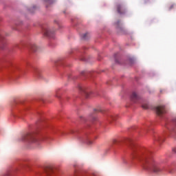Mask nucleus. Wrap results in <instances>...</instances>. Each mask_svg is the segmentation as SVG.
<instances>
[{
    "mask_svg": "<svg viewBox=\"0 0 176 176\" xmlns=\"http://www.w3.org/2000/svg\"><path fill=\"white\" fill-rule=\"evenodd\" d=\"M36 76H39V72L36 73Z\"/></svg>",
    "mask_w": 176,
    "mask_h": 176,
    "instance_id": "obj_10",
    "label": "nucleus"
},
{
    "mask_svg": "<svg viewBox=\"0 0 176 176\" xmlns=\"http://www.w3.org/2000/svg\"><path fill=\"white\" fill-rule=\"evenodd\" d=\"M154 110L156 113L159 115V116H161V115L166 113V109L164 108V106L162 105L155 107Z\"/></svg>",
    "mask_w": 176,
    "mask_h": 176,
    "instance_id": "obj_3",
    "label": "nucleus"
},
{
    "mask_svg": "<svg viewBox=\"0 0 176 176\" xmlns=\"http://www.w3.org/2000/svg\"><path fill=\"white\" fill-rule=\"evenodd\" d=\"M173 152H175V153H176V148L173 149Z\"/></svg>",
    "mask_w": 176,
    "mask_h": 176,
    "instance_id": "obj_11",
    "label": "nucleus"
},
{
    "mask_svg": "<svg viewBox=\"0 0 176 176\" xmlns=\"http://www.w3.org/2000/svg\"><path fill=\"white\" fill-rule=\"evenodd\" d=\"M49 174H50V173H47V175H49Z\"/></svg>",
    "mask_w": 176,
    "mask_h": 176,
    "instance_id": "obj_15",
    "label": "nucleus"
},
{
    "mask_svg": "<svg viewBox=\"0 0 176 176\" xmlns=\"http://www.w3.org/2000/svg\"><path fill=\"white\" fill-rule=\"evenodd\" d=\"M82 142L87 144V145H93L94 142L90 139L84 138L82 139Z\"/></svg>",
    "mask_w": 176,
    "mask_h": 176,
    "instance_id": "obj_5",
    "label": "nucleus"
},
{
    "mask_svg": "<svg viewBox=\"0 0 176 176\" xmlns=\"http://www.w3.org/2000/svg\"><path fill=\"white\" fill-rule=\"evenodd\" d=\"M142 108H143V109H148V103L146 102H142Z\"/></svg>",
    "mask_w": 176,
    "mask_h": 176,
    "instance_id": "obj_6",
    "label": "nucleus"
},
{
    "mask_svg": "<svg viewBox=\"0 0 176 176\" xmlns=\"http://www.w3.org/2000/svg\"><path fill=\"white\" fill-rule=\"evenodd\" d=\"M132 100H136L138 98V95H137V93L134 92L132 94Z\"/></svg>",
    "mask_w": 176,
    "mask_h": 176,
    "instance_id": "obj_7",
    "label": "nucleus"
},
{
    "mask_svg": "<svg viewBox=\"0 0 176 176\" xmlns=\"http://www.w3.org/2000/svg\"><path fill=\"white\" fill-rule=\"evenodd\" d=\"M43 32L45 36H52V34H53L52 30H50V29H48V28H45L43 30Z\"/></svg>",
    "mask_w": 176,
    "mask_h": 176,
    "instance_id": "obj_4",
    "label": "nucleus"
},
{
    "mask_svg": "<svg viewBox=\"0 0 176 176\" xmlns=\"http://www.w3.org/2000/svg\"><path fill=\"white\" fill-rule=\"evenodd\" d=\"M35 47H36V45H32V50H33V52H35Z\"/></svg>",
    "mask_w": 176,
    "mask_h": 176,
    "instance_id": "obj_8",
    "label": "nucleus"
},
{
    "mask_svg": "<svg viewBox=\"0 0 176 176\" xmlns=\"http://www.w3.org/2000/svg\"><path fill=\"white\" fill-rule=\"evenodd\" d=\"M22 141H29L30 142H36L37 139L31 135H23L21 137Z\"/></svg>",
    "mask_w": 176,
    "mask_h": 176,
    "instance_id": "obj_2",
    "label": "nucleus"
},
{
    "mask_svg": "<svg viewBox=\"0 0 176 176\" xmlns=\"http://www.w3.org/2000/svg\"><path fill=\"white\" fill-rule=\"evenodd\" d=\"M110 118H111V119H113V120L115 119V118H113V116L110 117Z\"/></svg>",
    "mask_w": 176,
    "mask_h": 176,
    "instance_id": "obj_13",
    "label": "nucleus"
},
{
    "mask_svg": "<svg viewBox=\"0 0 176 176\" xmlns=\"http://www.w3.org/2000/svg\"><path fill=\"white\" fill-rule=\"evenodd\" d=\"M133 158L137 159L143 170L153 171V173H160L163 170V167L159 162L152 160L146 153H138L133 154Z\"/></svg>",
    "mask_w": 176,
    "mask_h": 176,
    "instance_id": "obj_1",
    "label": "nucleus"
},
{
    "mask_svg": "<svg viewBox=\"0 0 176 176\" xmlns=\"http://www.w3.org/2000/svg\"><path fill=\"white\" fill-rule=\"evenodd\" d=\"M157 140V141H159V140H160L159 138H157V139H156Z\"/></svg>",
    "mask_w": 176,
    "mask_h": 176,
    "instance_id": "obj_14",
    "label": "nucleus"
},
{
    "mask_svg": "<svg viewBox=\"0 0 176 176\" xmlns=\"http://www.w3.org/2000/svg\"><path fill=\"white\" fill-rule=\"evenodd\" d=\"M113 144H115V143L116 142V140H114L113 141Z\"/></svg>",
    "mask_w": 176,
    "mask_h": 176,
    "instance_id": "obj_12",
    "label": "nucleus"
},
{
    "mask_svg": "<svg viewBox=\"0 0 176 176\" xmlns=\"http://www.w3.org/2000/svg\"><path fill=\"white\" fill-rule=\"evenodd\" d=\"M118 13H120V6H119L118 7Z\"/></svg>",
    "mask_w": 176,
    "mask_h": 176,
    "instance_id": "obj_9",
    "label": "nucleus"
}]
</instances>
